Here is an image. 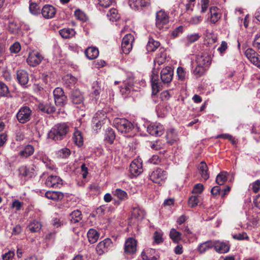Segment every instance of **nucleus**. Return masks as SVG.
<instances>
[{"mask_svg":"<svg viewBox=\"0 0 260 260\" xmlns=\"http://www.w3.org/2000/svg\"><path fill=\"white\" fill-rule=\"evenodd\" d=\"M214 241H208L201 243L198 247V250L201 253L205 252L208 250L214 247Z\"/></svg>","mask_w":260,"mask_h":260,"instance_id":"nucleus-30","label":"nucleus"},{"mask_svg":"<svg viewBox=\"0 0 260 260\" xmlns=\"http://www.w3.org/2000/svg\"><path fill=\"white\" fill-rule=\"evenodd\" d=\"M19 174L21 177L31 178L34 175V169L32 168H28L26 166H21L19 169Z\"/></svg>","mask_w":260,"mask_h":260,"instance_id":"nucleus-26","label":"nucleus"},{"mask_svg":"<svg viewBox=\"0 0 260 260\" xmlns=\"http://www.w3.org/2000/svg\"><path fill=\"white\" fill-rule=\"evenodd\" d=\"M70 99L73 104L80 105L83 104L84 96L78 89L73 90L70 93Z\"/></svg>","mask_w":260,"mask_h":260,"instance_id":"nucleus-14","label":"nucleus"},{"mask_svg":"<svg viewBox=\"0 0 260 260\" xmlns=\"http://www.w3.org/2000/svg\"><path fill=\"white\" fill-rule=\"evenodd\" d=\"M106 117V113L105 111H99L95 113L93 118L98 119L99 121L103 122Z\"/></svg>","mask_w":260,"mask_h":260,"instance_id":"nucleus-50","label":"nucleus"},{"mask_svg":"<svg viewBox=\"0 0 260 260\" xmlns=\"http://www.w3.org/2000/svg\"><path fill=\"white\" fill-rule=\"evenodd\" d=\"M34 152V148L31 145H26L23 150L20 151L19 155L22 157H27Z\"/></svg>","mask_w":260,"mask_h":260,"instance_id":"nucleus-33","label":"nucleus"},{"mask_svg":"<svg viewBox=\"0 0 260 260\" xmlns=\"http://www.w3.org/2000/svg\"><path fill=\"white\" fill-rule=\"evenodd\" d=\"M92 123L93 129L94 131H98V129L101 128L103 122L99 121L98 119L93 118L92 120Z\"/></svg>","mask_w":260,"mask_h":260,"instance_id":"nucleus-53","label":"nucleus"},{"mask_svg":"<svg viewBox=\"0 0 260 260\" xmlns=\"http://www.w3.org/2000/svg\"><path fill=\"white\" fill-rule=\"evenodd\" d=\"M134 40V37L131 34H126L123 37L121 43V49L125 54H128L132 50Z\"/></svg>","mask_w":260,"mask_h":260,"instance_id":"nucleus-5","label":"nucleus"},{"mask_svg":"<svg viewBox=\"0 0 260 260\" xmlns=\"http://www.w3.org/2000/svg\"><path fill=\"white\" fill-rule=\"evenodd\" d=\"M245 54L247 58L250 60L255 55H257L256 52L251 48H248L245 51Z\"/></svg>","mask_w":260,"mask_h":260,"instance_id":"nucleus-57","label":"nucleus"},{"mask_svg":"<svg viewBox=\"0 0 260 260\" xmlns=\"http://www.w3.org/2000/svg\"><path fill=\"white\" fill-rule=\"evenodd\" d=\"M9 94L8 86L2 82H0V96H6Z\"/></svg>","mask_w":260,"mask_h":260,"instance_id":"nucleus-47","label":"nucleus"},{"mask_svg":"<svg viewBox=\"0 0 260 260\" xmlns=\"http://www.w3.org/2000/svg\"><path fill=\"white\" fill-rule=\"evenodd\" d=\"M136 241L133 238H129L125 242L124 251L127 253H134L136 251Z\"/></svg>","mask_w":260,"mask_h":260,"instance_id":"nucleus-21","label":"nucleus"},{"mask_svg":"<svg viewBox=\"0 0 260 260\" xmlns=\"http://www.w3.org/2000/svg\"><path fill=\"white\" fill-rule=\"evenodd\" d=\"M45 197L49 200L57 201L63 199L64 195L60 191H47L45 194Z\"/></svg>","mask_w":260,"mask_h":260,"instance_id":"nucleus-25","label":"nucleus"},{"mask_svg":"<svg viewBox=\"0 0 260 260\" xmlns=\"http://www.w3.org/2000/svg\"><path fill=\"white\" fill-rule=\"evenodd\" d=\"M115 139V134L111 128H108L105 131V140L109 143L112 144Z\"/></svg>","mask_w":260,"mask_h":260,"instance_id":"nucleus-37","label":"nucleus"},{"mask_svg":"<svg viewBox=\"0 0 260 260\" xmlns=\"http://www.w3.org/2000/svg\"><path fill=\"white\" fill-rule=\"evenodd\" d=\"M17 79L19 83L22 86L25 85L28 82V75L26 71L19 70L17 71Z\"/></svg>","mask_w":260,"mask_h":260,"instance_id":"nucleus-23","label":"nucleus"},{"mask_svg":"<svg viewBox=\"0 0 260 260\" xmlns=\"http://www.w3.org/2000/svg\"><path fill=\"white\" fill-rule=\"evenodd\" d=\"M173 70L171 67H166L160 72V79L164 84H168L173 79Z\"/></svg>","mask_w":260,"mask_h":260,"instance_id":"nucleus-11","label":"nucleus"},{"mask_svg":"<svg viewBox=\"0 0 260 260\" xmlns=\"http://www.w3.org/2000/svg\"><path fill=\"white\" fill-rule=\"evenodd\" d=\"M87 235L88 241L92 244L95 243L99 238V233L93 229H90Z\"/></svg>","mask_w":260,"mask_h":260,"instance_id":"nucleus-31","label":"nucleus"},{"mask_svg":"<svg viewBox=\"0 0 260 260\" xmlns=\"http://www.w3.org/2000/svg\"><path fill=\"white\" fill-rule=\"evenodd\" d=\"M233 238L235 240H248L249 239L248 236H247L246 233H242L239 234H235L233 235Z\"/></svg>","mask_w":260,"mask_h":260,"instance_id":"nucleus-54","label":"nucleus"},{"mask_svg":"<svg viewBox=\"0 0 260 260\" xmlns=\"http://www.w3.org/2000/svg\"><path fill=\"white\" fill-rule=\"evenodd\" d=\"M129 171L134 176H137L143 172L142 163L139 159L134 160L129 166Z\"/></svg>","mask_w":260,"mask_h":260,"instance_id":"nucleus-13","label":"nucleus"},{"mask_svg":"<svg viewBox=\"0 0 260 260\" xmlns=\"http://www.w3.org/2000/svg\"><path fill=\"white\" fill-rule=\"evenodd\" d=\"M115 3V0H99V5L105 8H107Z\"/></svg>","mask_w":260,"mask_h":260,"instance_id":"nucleus-55","label":"nucleus"},{"mask_svg":"<svg viewBox=\"0 0 260 260\" xmlns=\"http://www.w3.org/2000/svg\"><path fill=\"white\" fill-rule=\"evenodd\" d=\"M166 139L168 143L172 145L179 139L174 129H171L167 132Z\"/></svg>","mask_w":260,"mask_h":260,"instance_id":"nucleus-28","label":"nucleus"},{"mask_svg":"<svg viewBox=\"0 0 260 260\" xmlns=\"http://www.w3.org/2000/svg\"><path fill=\"white\" fill-rule=\"evenodd\" d=\"M147 131L154 136H160L164 133V128L160 123L151 124L147 126Z\"/></svg>","mask_w":260,"mask_h":260,"instance_id":"nucleus-9","label":"nucleus"},{"mask_svg":"<svg viewBox=\"0 0 260 260\" xmlns=\"http://www.w3.org/2000/svg\"><path fill=\"white\" fill-rule=\"evenodd\" d=\"M182 234L176 229L173 228L170 230L169 236L174 243H178L181 240Z\"/></svg>","mask_w":260,"mask_h":260,"instance_id":"nucleus-35","label":"nucleus"},{"mask_svg":"<svg viewBox=\"0 0 260 260\" xmlns=\"http://www.w3.org/2000/svg\"><path fill=\"white\" fill-rule=\"evenodd\" d=\"M81 219L82 214L78 210L73 211L70 215V220L72 223L78 222Z\"/></svg>","mask_w":260,"mask_h":260,"instance_id":"nucleus-38","label":"nucleus"},{"mask_svg":"<svg viewBox=\"0 0 260 260\" xmlns=\"http://www.w3.org/2000/svg\"><path fill=\"white\" fill-rule=\"evenodd\" d=\"M71 154L70 150L67 148H62L58 150L57 152L58 156L61 158H66L69 156Z\"/></svg>","mask_w":260,"mask_h":260,"instance_id":"nucleus-46","label":"nucleus"},{"mask_svg":"<svg viewBox=\"0 0 260 260\" xmlns=\"http://www.w3.org/2000/svg\"><path fill=\"white\" fill-rule=\"evenodd\" d=\"M216 9V7H213L210 9L211 21L213 23H215L220 18V15L215 12Z\"/></svg>","mask_w":260,"mask_h":260,"instance_id":"nucleus-45","label":"nucleus"},{"mask_svg":"<svg viewBox=\"0 0 260 260\" xmlns=\"http://www.w3.org/2000/svg\"><path fill=\"white\" fill-rule=\"evenodd\" d=\"M99 52L97 48L89 47L85 51L86 57L90 60L96 58L99 56Z\"/></svg>","mask_w":260,"mask_h":260,"instance_id":"nucleus-27","label":"nucleus"},{"mask_svg":"<svg viewBox=\"0 0 260 260\" xmlns=\"http://www.w3.org/2000/svg\"><path fill=\"white\" fill-rule=\"evenodd\" d=\"M211 57L207 53L198 55L196 58L197 63L205 68L209 67L211 63Z\"/></svg>","mask_w":260,"mask_h":260,"instance_id":"nucleus-19","label":"nucleus"},{"mask_svg":"<svg viewBox=\"0 0 260 260\" xmlns=\"http://www.w3.org/2000/svg\"><path fill=\"white\" fill-rule=\"evenodd\" d=\"M107 17L110 21H116L119 18L118 11L115 9H110L107 14Z\"/></svg>","mask_w":260,"mask_h":260,"instance_id":"nucleus-41","label":"nucleus"},{"mask_svg":"<svg viewBox=\"0 0 260 260\" xmlns=\"http://www.w3.org/2000/svg\"><path fill=\"white\" fill-rule=\"evenodd\" d=\"M151 82L152 86V94L156 95L159 91L161 83L159 82V76L157 72L152 71L151 76Z\"/></svg>","mask_w":260,"mask_h":260,"instance_id":"nucleus-10","label":"nucleus"},{"mask_svg":"<svg viewBox=\"0 0 260 260\" xmlns=\"http://www.w3.org/2000/svg\"><path fill=\"white\" fill-rule=\"evenodd\" d=\"M204 189V186L202 184H197L193 187L192 193H201Z\"/></svg>","mask_w":260,"mask_h":260,"instance_id":"nucleus-58","label":"nucleus"},{"mask_svg":"<svg viewBox=\"0 0 260 260\" xmlns=\"http://www.w3.org/2000/svg\"><path fill=\"white\" fill-rule=\"evenodd\" d=\"M149 177L153 182L161 184L167 178V173L162 169L157 168L151 173Z\"/></svg>","mask_w":260,"mask_h":260,"instance_id":"nucleus-4","label":"nucleus"},{"mask_svg":"<svg viewBox=\"0 0 260 260\" xmlns=\"http://www.w3.org/2000/svg\"><path fill=\"white\" fill-rule=\"evenodd\" d=\"M70 129L66 123H59L55 124L48 134L49 138L54 141H60L64 139Z\"/></svg>","mask_w":260,"mask_h":260,"instance_id":"nucleus-1","label":"nucleus"},{"mask_svg":"<svg viewBox=\"0 0 260 260\" xmlns=\"http://www.w3.org/2000/svg\"><path fill=\"white\" fill-rule=\"evenodd\" d=\"M114 125L121 133L126 134L133 129L132 123L125 118H116L114 120Z\"/></svg>","mask_w":260,"mask_h":260,"instance_id":"nucleus-2","label":"nucleus"},{"mask_svg":"<svg viewBox=\"0 0 260 260\" xmlns=\"http://www.w3.org/2000/svg\"><path fill=\"white\" fill-rule=\"evenodd\" d=\"M42 228L41 223L36 220L31 222L27 226L30 231L33 233L39 232Z\"/></svg>","mask_w":260,"mask_h":260,"instance_id":"nucleus-40","label":"nucleus"},{"mask_svg":"<svg viewBox=\"0 0 260 260\" xmlns=\"http://www.w3.org/2000/svg\"><path fill=\"white\" fill-rule=\"evenodd\" d=\"M54 101L56 105L63 106L67 101V96L64 95L63 89L60 87L56 88L53 91Z\"/></svg>","mask_w":260,"mask_h":260,"instance_id":"nucleus-7","label":"nucleus"},{"mask_svg":"<svg viewBox=\"0 0 260 260\" xmlns=\"http://www.w3.org/2000/svg\"><path fill=\"white\" fill-rule=\"evenodd\" d=\"M21 46L19 43L18 42H15L12 45H11L10 47V50L11 53H17L20 51Z\"/></svg>","mask_w":260,"mask_h":260,"instance_id":"nucleus-51","label":"nucleus"},{"mask_svg":"<svg viewBox=\"0 0 260 260\" xmlns=\"http://www.w3.org/2000/svg\"><path fill=\"white\" fill-rule=\"evenodd\" d=\"M45 183L48 187L53 188L58 187L62 184L60 178L54 175H50L48 177Z\"/></svg>","mask_w":260,"mask_h":260,"instance_id":"nucleus-18","label":"nucleus"},{"mask_svg":"<svg viewBox=\"0 0 260 260\" xmlns=\"http://www.w3.org/2000/svg\"><path fill=\"white\" fill-rule=\"evenodd\" d=\"M200 38V36L198 34H194L188 35L186 38L189 43H192L197 41Z\"/></svg>","mask_w":260,"mask_h":260,"instance_id":"nucleus-56","label":"nucleus"},{"mask_svg":"<svg viewBox=\"0 0 260 260\" xmlns=\"http://www.w3.org/2000/svg\"><path fill=\"white\" fill-rule=\"evenodd\" d=\"M31 114V111L29 107H22L17 114V119L20 123H25L30 120Z\"/></svg>","mask_w":260,"mask_h":260,"instance_id":"nucleus-6","label":"nucleus"},{"mask_svg":"<svg viewBox=\"0 0 260 260\" xmlns=\"http://www.w3.org/2000/svg\"><path fill=\"white\" fill-rule=\"evenodd\" d=\"M160 46V43L155 41L153 39L150 38L146 45V49L148 52L154 51Z\"/></svg>","mask_w":260,"mask_h":260,"instance_id":"nucleus-36","label":"nucleus"},{"mask_svg":"<svg viewBox=\"0 0 260 260\" xmlns=\"http://www.w3.org/2000/svg\"><path fill=\"white\" fill-rule=\"evenodd\" d=\"M43 59L42 56L40 53L33 51L29 53L27 58V62L32 67H36L42 61Z\"/></svg>","mask_w":260,"mask_h":260,"instance_id":"nucleus-12","label":"nucleus"},{"mask_svg":"<svg viewBox=\"0 0 260 260\" xmlns=\"http://www.w3.org/2000/svg\"><path fill=\"white\" fill-rule=\"evenodd\" d=\"M134 78L133 76L129 77L123 82V86L120 89V92L123 95L127 96L133 89Z\"/></svg>","mask_w":260,"mask_h":260,"instance_id":"nucleus-8","label":"nucleus"},{"mask_svg":"<svg viewBox=\"0 0 260 260\" xmlns=\"http://www.w3.org/2000/svg\"><path fill=\"white\" fill-rule=\"evenodd\" d=\"M145 214V211L139 207L133 208L130 222L135 223L136 221L141 220L144 217Z\"/></svg>","mask_w":260,"mask_h":260,"instance_id":"nucleus-17","label":"nucleus"},{"mask_svg":"<svg viewBox=\"0 0 260 260\" xmlns=\"http://www.w3.org/2000/svg\"><path fill=\"white\" fill-rule=\"evenodd\" d=\"M214 248L218 253H225L230 250V246L226 242L216 240L214 241Z\"/></svg>","mask_w":260,"mask_h":260,"instance_id":"nucleus-16","label":"nucleus"},{"mask_svg":"<svg viewBox=\"0 0 260 260\" xmlns=\"http://www.w3.org/2000/svg\"><path fill=\"white\" fill-rule=\"evenodd\" d=\"M199 169L202 177L207 180L209 177V174L208 173V167L206 163L204 161H202L199 166Z\"/></svg>","mask_w":260,"mask_h":260,"instance_id":"nucleus-29","label":"nucleus"},{"mask_svg":"<svg viewBox=\"0 0 260 260\" xmlns=\"http://www.w3.org/2000/svg\"><path fill=\"white\" fill-rule=\"evenodd\" d=\"M188 203L190 207H194L197 206L199 203V199L196 196H192L189 198Z\"/></svg>","mask_w":260,"mask_h":260,"instance_id":"nucleus-52","label":"nucleus"},{"mask_svg":"<svg viewBox=\"0 0 260 260\" xmlns=\"http://www.w3.org/2000/svg\"><path fill=\"white\" fill-rule=\"evenodd\" d=\"M206 68L198 64L193 70V74L197 78L202 76L205 73Z\"/></svg>","mask_w":260,"mask_h":260,"instance_id":"nucleus-44","label":"nucleus"},{"mask_svg":"<svg viewBox=\"0 0 260 260\" xmlns=\"http://www.w3.org/2000/svg\"><path fill=\"white\" fill-rule=\"evenodd\" d=\"M92 90L91 92V95L93 98L96 99L99 97L100 93L101 91V87L99 83L96 82L93 83Z\"/></svg>","mask_w":260,"mask_h":260,"instance_id":"nucleus-42","label":"nucleus"},{"mask_svg":"<svg viewBox=\"0 0 260 260\" xmlns=\"http://www.w3.org/2000/svg\"><path fill=\"white\" fill-rule=\"evenodd\" d=\"M29 10L32 14L36 15L39 13L40 7L36 3H31L29 5Z\"/></svg>","mask_w":260,"mask_h":260,"instance_id":"nucleus-49","label":"nucleus"},{"mask_svg":"<svg viewBox=\"0 0 260 260\" xmlns=\"http://www.w3.org/2000/svg\"><path fill=\"white\" fill-rule=\"evenodd\" d=\"M73 141L78 146H81L83 144V139L80 131L75 128L73 137Z\"/></svg>","mask_w":260,"mask_h":260,"instance_id":"nucleus-34","label":"nucleus"},{"mask_svg":"<svg viewBox=\"0 0 260 260\" xmlns=\"http://www.w3.org/2000/svg\"><path fill=\"white\" fill-rule=\"evenodd\" d=\"M76 31L73 28H64L59 30V34L64 39H68L74 37Z\"/></svg>","mask_w":260,"mask_h":260,"instance_id":"nucleus-32","label":"nucleus"},{"mask_svg":"<svg viewBox=\"0 0 260 260\" xmlns=\"http://www.w3.org/2000/svg\"><path fill=\"white\" fill-rule=\"evenodd\" d=\"M111 240L107 238L100 242L96 247V250L99 255H102L107 251L108 248L111 245Z\"/></svg>","mask_w":260,"mask_h":260,"instance_id":"nucleus-20","label":"nucleus"},{"mask_svg":"<svg viewBox=\"0 0 260 260\" xmlns=\"http://www.w3.org/2000/svg\"><path fill=\"white\" fill-rule=\"evenodd\" d=\"M169 22V17L168 14L163 10H160L156 13L155 25L157 28L162 30L166 28V26Z\"/></svg>","mask_w":260,"mask_h":260,"instance_id":"nucleus-3","label":"nucleus"},{"mask_svg":"<svg viewBox=\"0 0 260 260\" xmlns=\"http://www.w3.org/2000/svg\"><path fill=\"white\" fill-rule=\"evenodd\" d=\"M41 13L45 18L50 19L54 17L56 9L52 5H46L42 8Z\"/></svg>","mask_w":260,"mask_h":260,"instance_id":"nucleus-15","label":"nucleus"},{"mask_svg":"<svg viewBox=\"0 0 260 260\" xmlns=\"http://www.w3.org/2000/svg\"><path fill=\"white\" fill-rule=\"evenodd\" d=\"M253 46L254 47H256L258 49H260V32L255 36Z\"/></svg>","mask_w":260,"mask_h":260,"instance_id":"nucleus-64","label":"nucleus"},{"mask_svg":"<svg viewBox=\"0 0 260 260\" xmlns=\"http://www.w3.org/2000/svg\"><path fill=\"white\" fill-rule=\"evenodd\" d=\"M177 75L179 80H183L185 76V72L183 68L179 67L177 70Z\"/></svg>","mask_w":260,"mask_h":260,"instance_id":"nucleus-61","label":"nucleus"},{"mask_svg":"<svg viewBox=\"0 0 260 260\" xmlns=\"http://www.w3.org/2000/svg\"><path fill=\"white\" fill-rule=\"evenodd\" d=\"M250 62L256 67L260 68V56L257 54L250 59Z\"/></svg>","mask_w":260,"mask_h":260,"instance_id":"nucleus-63","label":"nucleus"},{"mask_svg":"<svg viewBox=\"0 0 260 260\" xmlns=\"http://www.w3.org/2000/svg\"><path fill=\"white\" fill-rule=\"evenodd\" d=\"M252 189L253 192L257 193L260 190V180H257L255 182L251 184Z\"/></svg>","mask_w":260,"mask_h":260,"instance_id":"nucleus-59","label":"nucleus"},{"mask_svg":"<svg viewBox=\"0 0 260 260\" xmlns=\"http://www.w3.org/2000/svg\"><path fill=\"white\" fill-rule=\"evenodd\" d=\"M227 180L226 173L221 172L217 175L216 178V182L219 185H223Z\"/></svg>","mask_w":260,"mask_h":260,"instance_id":"nucleus-43","label":"nucleus"},{"mask_svg":"<svg viewBox=\"0 0 260 260\" xmlns=\"http://www.w3.org/2000/svg\"><path fill=\"white\" fill-rule=\"evenodd\" d=\"M129 6L135 10L139 8L148 7L150 5V0H129Z\"/></svg>","mask_w":260,"mask_h":260,"instance_id":"nucleus-22","label":"nucleus"},{"mask_svg":"<svg viewBox=\"0 0 260 260\" xmlns=\"http://www.w3.org/2000/svg\"><path fill=\"white\" fill-rule=\"evenodd\" d=\"M113 194L121 201H124L128 198L126 192L119 188H117L113 191Z\"/></svg>","mask_w":260,"mask_h":260,"instance_id":"nucleus-39","label":"nucleus"},{"mask_svg":"<svg viewBox=\"0 0 260 260\" xmlns=\"http://www.w3.org/2000/svg\"><path fill=\"white\" fill-rule=\"evenodd\" d=\"M39 109L42 112L52 114L56 111V108L50 103H40L38 106Z\"/></svg>","mask_w":260,"mask_h":260,"instance_id":"nucleus-24","label":"nucleus"},{"mask_svg":"<svg viewBox=\"0 0 260 260\" xmlns=\"http://www.w3.org/2000/svg\"><path fill=\"white\" fill-rule=\"evenodd\" d=\"M162 234L157 231L155 232L154 234V239L155 243L159 244L163 242L162 238Z\"/></svg>","mask_w":260,"mask_h":260,"instance_id":"nucleus-60","label":"nucleus"},{"mask_svg":"<svg viewBox=\"0 0 260 260\" xmlns=\"http://www.w3.org/2000/svg\"><path fill=\"white\" fill-rule=\"evenodd\" d=\"M9 30L12 33H16L19 29V25L15 21H10L9 24Z\"/></svg>","mask_w":260,"mask_h":260,"instance_id":"nucleus-48","label":"nucleus"},{"mask_svg":"<svg viewBox=\"0 0 260 260\" xmlns=\"http://www.w3.org/2000/svg\"><path fill=\"white\" fill-rule=\"evenodd\" d=\"M183 30V27L181 25L177 27L172 32V36L174 38L178 37L180 34H182Z\"/></svg>","mask_w":260,"mask_h":260,"instance_id":"nucleus-62","label":"nucleus"}]
</instances>
